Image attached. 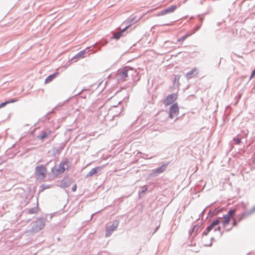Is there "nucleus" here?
<instances>
[{
	"mask_svg": "<svg viewBox=\"0 0 255 255\" xmlns=\"http://www.w3.org/2000/svg\"><path fill=\"white\" fill-rule=\"evenodd\" d=\"M68 162L67 161H64L60 163L58 167L53 168L52 170V172L55 176H57L63 173L66 169H68Z\"/></svg>",
	"mask_w": 255,
	"mask_h": 255,
	"instance_id": "nucleus-1",
	"label": "nucleus"
},
{
	"mask_svg": "<svg viewBox=\"0 0 255 255\" xmlns=\"http://www.w3.org/2000/svg\"><path fill=\"white\" fill-rule=\"evenodd\" d=\"M47 168L43 165L37 166L35 168V175L40 180H43L46 176Z\"/></svg>",
	"mask_w": 255,
	"mask_h": 255,
	"instance_id": "nucleus-2",
	"label": "nucleus"
},
{
	"mask_svg": "<svg viewBox=\"0 0 255 255\" xmlns=\"http://www.w3.org/2000/svg\"><path fill=\"white\" fill-rule=\"evenodd\" d=\"M134 70L129 67H125L122 71L119 73V80L125 81L129 76H132Z\"/></svg>",
	"mask_w": 255,
	"mask_h": 255,
	"instance_id": "nucleus-3",
	"label": "nucleus"
},
{
	"mask_svg": "<svg viewBox=\"0 0 255 255\" xmlns=\"http://www.w3.org/2000/svg\"><path fill=\"white\" fill-rule=\"evenodd\" d=\"M235 209L230 210L226 215L223 216V221H222L223 227H226L230 224L231 218L235 216Z\"/></svg>",
	"mask_w": 255,
	"mask_h": 255,
	"instance_id": "nucleus-4",
	"label": "nucleus"
},
{
	"mask_svg": "<svg viewBox=\"0 0 255 255\" xmlns=\"http://www.w3.org/2000/svg\"><path fill=\"white\" fill-rule=\"evenodd\" d=\"M179 113V107L177 103L173 104L169 109V117L173 119L176 118Z\"/></svg>",
	"mask_w": 255,
	"mask_h": 255,
	"instance_id": "nucleus-5",
	"label": "nucleus"
},
{
	"mask_svg": "<svg viewBox=\"0 0 255 255\" xmlns=\"http://www.w3.org/2000/svg\"><path fill=\"white\" fill-rule=\"evenodd\" d=\"M220 223V221L219 219H217L216 220L213 221L212 223V224L208 226L206 230L207 231V233L204 232L203 234H205V235H207V234L212 230L214 229L215 231H221V227L219 226V224Z\"/></svg>",
	"mask_w": 255,
	"mask_h": 255,
	"instance_id": "nucleus-6",
	"label": "nucleus"
},
{
	"mask_svg": "<svg viewBox=\"0 0 255 255\" xmlns=\"http://www.w3.org/2000/svg\"><path fill=\"white\" fill-rule=\"evenodd\" d=\"M119 224V221H115L111 226L108 227L106 230V237H109L112 235L113 232L115 231Z\"/></svg>",
	"mask_w": 255,
	"mask_h": 255,
	"instance_id": "nucleus-7",
	"label": "nucleus"
},
{
	"mask_svg": "<svg viewBox=\"0 0 255 255\" xmlns=\"http://www.w3.org/2000/svg\"><path fill=\"white\" fill-rule=\"evenodd\" d=\"M177 98V95L176 94H172L166 97L163 101V103L166 106L170 105L175 101Z\"/></svg>",
	"mask_w": 255,
	"mask_h": 255,
	"instance_id": "nucleus-8",
	"label": "nucleus"
},
{
	"mask_svg": "<svg viewBox=\"0 0 255 255\" xmlns=\"http://www.w3.org/2000/svg\"><path fill=\"white\" fill-rule=\"evenodd\" d=\"M177 6L175 5H173L170 6L169 7L162 10L160 12V13L158 14L159 15H163L167 13H171L174 12L176 9Z\"/></svg>",
	"mask_w": 255,
	"mask_h": 255,
	"instance_id": "nucleus-9",
	"label": "nucleus"
},
{
	"mask_svg": "<svg viewBox=\"0 0 255 255\" xmlns=\"http://www.w3.org/2000/svg\"><path fill=\"white\" fill-rule=\"evenodd\" d=\"M59 74V73L56 72L54 73L52 75H51L47 77L46 79L45 80V83H48L51 82L55 78H56L58 75Z\"/></svg>",
	"mask_w": 255,
	"mask_h": 255,
	"instance_id": "nucleus-10",
	"label": "nucleus"
},
{
	"mask_svg": "<svg viewBox=\"0 0 255 255\" xmlns=\"http://www.w3.org/2000/svg\"><path fill=\"white\" fill-rule=\"evenodd\" d=\"M101 168L100 167H97L95 168L92 169L89 173L87 174V177H91L94 174L97 173L98 170H101Z\"/></svg>",
	"mask_w": 255,
	"mask_h": 255,
	"instance_id": "nucleus-11",
	"label": "nucleus"
},
{
	"mask_svg": "<svg viewBox=\"0 0 255 255\" xmlns=\"http://www.w3.org/2000/svg\"><path fill=\"white\" fill-rule=\"evenodd\" d=\"M198 70L196 68H193L191 71L186 74V76L188 78H191L192 75H196L198 74Z\"/></svg>",
	"mask_w": 255,
	"mask_h": 255,
	"instance_id": "nucleus-12",
	"label": "nucleus"
},
{
	"mask_svg": "<svg viewBox=\"0 0 255 255\" xmlns=\"http://www.w3.org/2000/svg\"><path fill=\"white\" fill-rule=\"evenodd\" d=\"M166 164H163L159 168H157L155 171L154 173H160L164 171L166 168Z\"/></svg>",
	"mask_w": 255,
	"mask_h": 255,
	"instance_id": "nucleus-13",
	"label": "nucleus"
},
{
	"mask_svg": "<svg viewBox=\"0 0 255 255\" xmlns=\"http://www.w3.org/2000/svg\"><path fill=\"white\" fill-rule=\"evenodd\" d=\"M17 101V100L16 99H12L8 101H6L5 102L2 103L0 104V109L2 108V107H4L6 105L12 103H14Z\"/></svg>",
	"mask_w": 255,
	"mask_h": 255,
	"instance_id": "nucleus-14",
	"label": "nucleus"
},
{
	"mask_svg": "<svg viewBox=\"0 0 255 255\" xmlns=\"http://www.w3.org/2000/svg\"><path fill=\"white\" fill-rule=\"evenodd\" d=\"M50 133L51 132L50 131H48V132H43L39 136H38V138L42 140L47 137Z\"/></svg>",
	"mask_w": 255,
	"mask_h": 255,
	"instance_id": "nucleus-15",
	"label": "nucleus"
},
{
	"mask_svg": "<svg viewBox=\"0 0 255 255\" xmlns=\"http://www.w3.org/2000/svg\"><path fill=\"white\" fill-rule=\"evenodd\" d=\"M246 216V214L244 213H241V214L238 215L237 216L238 221L240 222L241 221H242L243 219H244L245 218Z\"/></svg>",
	"mask_w": 255,
	"mask_h": 255,
	"instance_id": "nucleus-16",
	"label": "nucleus"
},
{
	"mask_svg": "<svg viewBox=\"0 0 255 255\" xmlns=\"http://www.w3.org/2000/svg\"><path fill=\"white\" fill-rule=\"evenodd\" d=\"M85 54V50L81 51L80 52H79L76 55V58H82L84 57V55Z\"/></svg>",
	"mask_w": 255,
	"mask_h": 255,
	"instance_id": "nucleus-17",
	"label": "nucleus"
},
{
	"mask_svg": "<svg viewBox=\"0 0 255 255\" xmlns=\"http://www.w3.org/2000/svg\"><path fill=\"white\" fill-rule=\"evenodd\" d=\"M122 35V33L120 31L114 34V37L116 39H119Z\"/></svg>",
	"mask_w": 255,
	"mask_h": 255,
	"instance_id": "nucleus-18",
	"label": "nucleus"
},
{
	"mask_svg": "<svg viewBox=\"0 0 255 255\" xmlns=\"http://www.w3.org/2000/svg\"><path fill=\"white\" fill-rule=\"evenodd\" d=\"M255 212V206L253 207L252 209L250 210L248 212L249 214H251Z\"/></svg>",
	"mask_w": 255,
	"mask_h": 255,
	"instance_id": "nucleus-19",
	"label": "nucleus"
},
{
	"mask_svg": "<svg viewBox=\"0 0 255 255\" xmlns=\"http://www.w3.org/2000/svg\"><path fill=\"white\" fill-rule=\"evenodd\" d=\"M188 36V35H185L182 37H181L180 39H178V41H184L187 37Z\"/></svg>",
	"mask_w": 255,
	"mask_h": 255,
	"instance_id": "nucleus-20",
	"label": "nucleus"
},
{
	"mask_svg": "<svg viewBox=\"0 0 255 255\" xmlns=\"http://www.w3.org/2000/svg\"><path fill=\"white\" fill-rule=\"evenodd\" d=\"M238 222H239L238 220H236L235 219H234L233 222L232 223V227L236 226L238 224Z\"/></svg>",
	"mask_w": 255,
	"mask_h": 255,
	"instance_id": "nucleus-21",
	"label": "nucleus"
},
{
	"mask_svg": "<svg viewBox=\"0 0 255 255\" xmlns=\"http://www.w3.org/2000/svg\"><path fill=\"white\" fill-rule=\"evenodd\" d=\"M255 76V69L253 71V72L251 74V77H250V79L253 78Z\"/></svg>",
	"mask_w": 255,
	"mask_h": 255,
	"instance_id": "nucleus-22",
	"label": "nucleus"
},
{
	"mask_svg": "<svg viewBox=\"0 0 255 255\" xmlns=\"http://www.w3.org/2000/svg\"><path fill=\"white\" fill-rule=\"evenodd\" d=\"M76 188H77V186L76 184H74L72 188V190L73 191V192H75L76 190Z\"/></svg>",
	"mask_w": 255,
	"mask_h": 255,
	"instance_id": "nucleus-23",
	"label": "nucleus"
},
{
	"mask_svg": "<svg viewBox=\"0 0 255 255\" xmlns=\"http://www.w3.org/2000/svg\"><path fill=\"white\" fill-rule=\"evenodd\" d=\"M130 25H128L126 26L124 29H123L121 32L123 33L125 32L128 27H129Z\"/></svg>",
	"mask_w": 255,
	"mask_h": 255,
	"instance_id": "nucleus-24",
	"label": "nucleus"
}]
</instances>
